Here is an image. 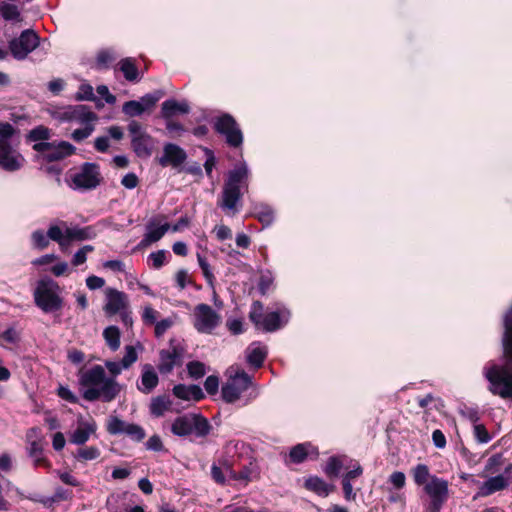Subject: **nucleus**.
<instances>
[{"label":"nucleus","mask_w":512,"mask_h":512,"mask_svg":"<svg viewBox=\"0 0 512 512\" xmlns=\"http://www.w3.org/2000/svg\"><path fill=\"white\" fill-rule=\"evenodd\" d=\"M197 261H198V264L202 270V273H203V276L205 277L207 283L213 287L214 285V281H215V276L213 274V271L211 269V266L210 264L208 263V261L206 260L205 257H203L201 254H197Z\"/></svg>","instance_id":"c03bdc74"},{"label":"nucleus","mask_w":512,"mask_h":512,"mask_svg":"<svg viewBox=\"0 0 512 512\" xmlns=\"http://www.w3.org/2000/svg\"><path fill=\"white\" fill-rule=\"evenodd\" d=\"M124 434L136 442L142 441L146 436L145 430L140 425L134 423L128 424Z\"/></svg>","instance_id":"49530a36"},{"label":"nucleus","mask_w":512,"mask_h":512,"mask_svg":"<svg viewBox=\"0 0 512 512\" xmlns=\"http://www.w3.org/2000/svg\"><path fill=\"white\" fill-rule=\"evenodd\" d=\"M158 383L159 378L154 367L151 364L143 365L138 390L144 394H149L157 387Z\"/></svg>","instance_id":"4be33fe9"},{"label":"nucleus","mask_w":512,"mask_h":512,"mask_svg":"<svg viewBox=\"0 0 512 512\" xmlns=\"http://www.w3.org/2000/svg\"><path fill=\"white\" fill-rule=\"evenodd\" d=\"M346 460L345 456L340 457H330L326 463L324 468V472L329 477H336L340 473L341 469L344 467V462Z\"/></svg>","instance_id":"c9c22d12"},{"label":"nucleus","mask_w":512,"mask_h":512,"mask_svg":"<svg viewBox=\"0 0 512 512\" xmlns=\"http://www.w3.org/2000/svg\"><path fill=\"white\" fill-rule=\"evenodd\" d=\"M57 395L69 403H77L78 401L75 394L66 386L60 385L57 389Z\"/></svg>","instance_id":"69168bd1"},{"label":"nucleus","mask_w":512,"mask_h":512,"mask_svg":"<svg viewBox=\"0 0 512 512\" xmlns=\"http://www.w3.org/2000/svg\"><path fill=\"white\" fill-rule=\"evenodd\" d=\"M0 15L7 21H19L20 11L18 7L11 3L3 2L0 5Z\"/></svg>","instance_id":"4c0bfd02"},{"label":"nucleus","mask_w":512,"mask_h":512,"mask_svg":"<svg viewBox=\"0 0 512 512\" xmlns=\"http://www.w3.org/2000/svg\"><path fill=\"white\" fill-rule=\"evenodd\" d=\"M414 482L418 486H425L434 475L430 474L429 468L425 464H418L412 470Z\"/></svg>","instance_id":"f704fd0d"},{"label":"nucleus","mask_w":512,"mask_h":512,"mask_svg":"<svg viewBox=\"0 0 512 512\" xmlns=\"http://www.w3.org/2000/svg\"><path fill=\"white\" fill-rule=\"evenodd\" d=\"M97 425L94 420L80 421L71 433L69 441L75 445H84L96 433Z\"/></svg>","instance_id":"412c9836"},{"label":"nucleus","mask_w":512,"mask_h":512,"mask_svg":"<svg viewBox=\"0 0 512 512\" xmlns=\"http://www.w3.org/2000/svg\"><path fill=\"white\" fill-rule=\"evenodd\" d=\"M249 170L245 163L235 167L228 173L224 183L221 199L218 202L228 215H235L241 207V188H247Z\"/></svg>","instance_id":"f03ea898"},{"label":"nucleus","mask_w":512,"mask_h":512,"mask_svg":"<svg viewBox=\"0 0 512 512\" xmlns=\"http://www.w3.org/2000/svg\"><path fill=\"white\" fill-rule=\"evenodd\" d=\"M175 320V316H170L157 321L156 324L153 325L155 337H162L170 328L174 326Z\"/></svg>","instance_id":"ea45409f"},{"label":"nucleus","mask_w":512,"mask_h":512,"mask_svg":"<svg viewBox=\"0 0 512 512\" xmlns=\"http://www.w3.org/2000/svg\"><path fill=\"white\" fill-rule=\"evenodd\" d=\"M255 217L265 226L270 225L274 219L273 209L266 204H257L254 206Z\"/></svg>","instance_id":"72a5a7b5"},{"label":"nucleus","mask_w":512,"mask_h":512,"mask_svg":"<svg viewBox=\"0 0 512 512\" xmlns=\"http://www.w3.org/2000/svg\"><path fill=\"white\" fill-rule=\"evenodd\" d=\"M102 181L100 167L96 163L82 164L70 176V187L75 190L87 191L97 188Z\"/></svg>","instance_id":"1a4fd4ad"},{"label":"nucleus","mask_w":512,"mask_h":512,"mask_svg":"<svg viewBox=\"0 0 512 512\" xmlns=\"http://www.w3.org/2000/svg\"><path fill=\"white\" fill-rule=\"evenodd\" d=\"M190 111V107L187 102H177L174 99H168L162 103L161 116L165 119H171L174 115L187 114Z\"/></svg>","instance_id":"b1692460"},{"label":"nucleus","mask_w":512,"mask_h":512,"mask_svg":"<svg viewBox=\"0 0 512 512\" xmlns=\"http://www.w3.org/2000/svg\"><path fill=\"white\" fill-rule=\"evenodd\" d=\"M161 98V94L159 92L156 93H149L140 98V100H137L142 108L144 109V112L150 111L156 103Z\"/></svg>","instance_id":"09e8293b"},{"label":"nucleus","mask_w":512,"mask_h":512,"mask_svg":"<svg viewBox=\"0 0 512 512\" xmlns=\"http://www.w3.org/2000/svg\"><path fill=\"white\" fill-rule=\"evenodd\" d=\"M122 112L129 117H137L145 113L144 109L137 100H130L125 102L122 106Z\"/></svg>","instance_id":"79ce46f5"},{"label":"nucleus","mask_w":512,"mask_h":512,"mask_svg":"<svg viewBox=\"0 0 512 512\" xmlns=\"http://www.w3.org/2000/svg\"><path fill=\"white\" fill-rule=\"evenodd\" d=\"M138 360V353L134 346L127 345L125 347V354L121 359L122 366L124 369L130 368Z\"/></svg>","instance_id":"de8ad7c7"},{"label":"nucleus","mask_w":512,"mask_h":512,"mask_svg":"<svg viewBox=\"0 0 512 512\" xmlns=\"http://www.w3.org/2000/svg\"><path fill=\"white\" fill-rule=\"evenodd\" d=\"M129 423L121 420L117 416H110L107 421V432L111 435L124 434Z\"/></svg>","instance_id":"e433bc0d"},{"label":"nucleus","mask_w":512,"mask_h":512,"mask_svg":"<svg viewBox=\"0 0 512 512\" xmlns=\"http://www.w3.org/2000/svg\"><path fill=\"white\" fill-rule=\"evenodd\" d=\"M425 493L430 498L428 512H440L449 497V483L443 478L433 476L424 486Z\"/></svg>","instance_id":"ddd939ff"},{"label":"nucleus","mask_w":512,"mask_h":512,"mask_svg":"<svg viewBox=\"0 0 512 512\" xmlns=\"http://www.w3.org/2000/svg\"><path fill=\"white\" fill-rule=\"evenodd\" d=\"M15 133L16 130L10 123H0V167L10 172L19 170L24 163L23 156L11 143Z\"/></svg>","instance_id":"423d86ee"},{"label":"nucleus","mask_w":512,"mask_h":512,"mask_svg":"<svg viewBox=\"0 0 512 512\" xmlns=\"http://www.w3.org/2000/svg\"><path fill=\"white\" fill-rule=\"evenodd\" d=\"M104 368H106L108 370V372L110 374L109 377H112L114 379H116V377L121 374L122 370H124V367L122 366L121 362L111 361V360L105 361Z\"/></svg>","instance_id":"0e129e2a"},{"label":"nucleus","mask_w":512,"mask_h":512,"mask_svg":"<svg viewBox=\"0 0 512 512\" xmlns=\"http://www.w3.org/2000/svg\"><path fill=\"white\" fill-rule=\"evenodd\" d=\"M305 487L319 496L326 497L333 490V486L327 484L317 476H311L305 481Z\"/></svg>","instance_id":"a878e982"},{"label":"nucleus","mask_w":512,"mask_h":512,"mask_svg":"<svg viewBox=\"0 0 512 512\" xmlns=\"http://www.w3.org/2000/svg\"><path fill=\"white\" fill-rule=\"evenodd\" d=\"M39 40V36L33 30L27 29L9 42V50L15 59L24 60L38 47Z\"/></svg>","instance_id":"4468645a"},{"label":"nucleus","mask_w":512,"mask_h":512,"mask_svg":"<svg viewBox=\"0 0 512 512\" xmlns=\"http://www.w3.org/2000/svg\"><path fill=\"white\" fill-rule=\"evenodd\" d=\"M459 413H460V415L463 418L467 419L468 421H470L474 425L480 419L479 411H478V409L476 407H472V406H468V405H463L459 409Z\"/></svg>","instance_id":"603ef678"},{"label":"nucleus","mask_w":512,"mask_h":512,"mask_svg":"<svg viewBox=\"0 0 512 512\" xmlns=\"http://www.w3.org/2000/svg\"><path fill=\"white\" fill-rule=\"evenodd\" d=\"M388 482L393 488L402 489L406 484V476L401 471H395L389 476Z\"/></svg>","instance_id":"4d7b16f0"},{"label":"nucleus","mask_w":512,"mask_h":512,"mask_svg":"<svg viewBox=\"0 0 512 512\" xmlns=\"http://www.w3.org/2000/svg\"><path fill=\"white\" fill-rule=\"evenodd\" d=\"M168 257H170V255L166 250H158L156 252H152L148 256V260L152 262V267L154 269H160L167 263Z\"/></svg>","instance_id":"a18cd8bd"},{"label":"nucleus","mask_w":512,"mask_h":512,"mask_svg":"<svg viewBox=\"0 0 512 512\" xmlns=\"http://www.w3.org/2000/svg\"><path fill=\"white\" fill-rule=\"evenodd\" d=\"M351 465L350 467L352 468L350 471H348L344 476H343V479L344 481H348L351 483L352 480H354L355 478H358L362 475L363 473V469L361 467V465L359 464V462L357 461H352L351 460Z\"/></svg>","instance_id":"bf43d9fd"},{"label":"nucleus","mask_w":512,"mask_h":512,"mask_svg":"<svg viewBox=\"0 0 512 512\" xmlns=\"http://www.w3.org/2000/svg\"><path fill=\"white\" fill-rule=\"evenodd\" d=\"M145 447L147 450H151V451H155V452L165 451L163 442H162L160 436H158V435L151 436L145 443Z\"/></svg>","instance_id":"680f3d73"},{"label":"nucleus","mask_w":512,"mask_h":512,"mask_svg":"<svg viewBox=\"0 0 512 512\" xmlns=\"http://www.w3.org/2000/svg\"><path fill=\"white\" fill-rule=\"evenodd\" d=\"M100 456V450L95 446L82 447L77 450L74 455L75 459L79 461L95 460Z\"/></svg>","instance_id":"58836bf2"},{"label":"nucleus","mask_w":512,"mask_h":512,"mask_svg":"<svg viewBox=\"0 0 512 512\" xmlns=\"http://www.w3.org/2000/svg\"><path fill=\"white\" fill-rule=\"evenodd\" d=\"M65 228V221H56L52 223L47 230L49 240L57 242L62 249L66 247Z\"/></svg>","instance_id":"cd10ccee"},{"label":"nucleus","mask_w":512,"mask_h":512,"mask_svg":"<svg viewBox=\"0 0 512 512\" xmlns=\"http://www.w3.org/2000/svg\"><path fill=\"white\" fill-rule=\"evenodd\" d=\"M29 140L31 141H45L50 138V130L45 126H37L29 132Z\"/></svg>","instance_id":"3c124183"},{"label":"nucleus","mask_w":512,"mask_h":512,"mask_svg":"<svg viewBox=\"0 0 512 512\" xmlns=\"http://www.w3.org/2000/svg\"><path fill=\"white\" fill-rule=\"evenodd\" d=\"M205 390L210 395H215L219 389V378L215 375H210L204 382Z\"/></svg>","instance_id":"e2e57ef3"},{"label":"nucleus","mask_w":512,"mask_h":512,"mask_svg":"<svg viewBox=\"0 0 512 512\" xmlns=\"http://www.w3.org/2000/svg\"><path fill=\"white\" fill-rule=\"evenodd\" d=\"M211 431L209 421L201 414L187 413L178 416L171 425V432L179 437L194 434L198 438L206 437Z\"/></svg>","instance_id":"0eeeda50"},{"label":"nucleus","mask_w":512,"mask_h":512,"mask_svg":"<svg viewBox=\"0 0 512 512\" xmlns=\"http://www.w3.org/2000/svg\"><path fill=\"white\" fill-rule=\"evenodd\" d=\"M119 70L123 73L125 79L130 82L139 80V72L135 61L132 58H124L119 62Z\"/></svg>","instance_id":"7c9ffc66"},{"label":"nucleus","mask_w":512,"mask_h":512,"mask_svg":"<svg viewBox=\"0 0 512 512\" xmlns=\"http://www.w3.org/2000/svg\"><path fill=\"white\" fill-rule=\"evenodd\" d=\"M159 312L152 307L151 304H146L142 308L141 318L144 325L152 326L158 321Z\"/></svg>","instance_id":"a19ab883"},{"label":"nucleus","mask_w":512,"mask_h":512,"mask_svg":"<svg viewBox=\"0 0 512 512\" xmlns=\"http://www.w3.org/2000/svg\"><path fill=\"white\" fill-rule=\"evenodd\" d=\"M27 452L29 457L33 459L34 467H49L48 460L43 456L42 443L29 445Z\"/></svg>","instance_id":"473e14b6"},{"label":"nucleus","mask_w":512,"mask_h":512,"mask_svg":"<svg viewBox=\"0 0 512 512\" xmlns=\"http://www.w3.org/2000/svg\"><path fill=\"white\" fill-rule=\"evenodd\" d=\"M91 229L89 227H69L66 224L65 228V240H66V247L72 242V241H83L91 238L90 234Z\"/></svg>","instance_id":"c85d7f7f"},{"label":"nucleus","mask_w":512,"mask_h":512,"mask_svg":"<svg viewBox=\"0 0 512 512\" xmlns=\"http://www.w3.org/2000/svg\"><path fill=\"white\" fill-rule=\"evenodd\" d=\"M187 371L190 377L199 379L206 374V366L199 361H191L187 364Z\"/></svg>","instance_id":"8fccbe9b"},{"label":"nucleus","mask_w":512,"mask_h":512,"mask_svg":"<svg viewBox=\"0 0 512 512\" xmlns=\"http://www.w3.org/2000/svg\"><path fill=\"white\" fill-rule=\"evenodd\" d=\"M170 406L171 400L168 396H157L152 398L149 410L151 415L155 417H161L167 410H169Z\"/></svg>","instance_id":"c756f323"},{"label":"nucleus","mask_w":512,"mask_h":512,"mask_svg":"<svg viewBox=\"0 0 512 512\" xmlns=\"http://www.w3.org/2000/svg\"><path fill=\"white\" fill-rule=\"evenodd\" d=\"M127 128L134 153L139 158H149L155 148L156 140L136 120L130 121Z\"/></svg>","instance_id":"9d476101"},{"label":"nucleus","mask_w":512,"mask_h":512,"mask_svg":"<svg viewBox=\"0 0 512 512\" xmlns=\"http://www.w3.org/2000/svg\"><path fill=\"white\" fill-rule=\"evenodd\" d=\"M59 284L51 278H43L38 281L34 290L35 305L44 313H53L63 307V298L60 296Z\"/></svg>","instance_id":"39448f33"},{"label":"nucleus","mask_w":512,"mask_h":512,"mask_svg":"<svg viewBox=\"0 0 512 512\" xmlns=\"http://www.w3.org/2000/svg\"><path fill=\"white\" fill-rule=\"evenodd\" d=\"M186 159L187 154L183 148L174 143H166L163 147V154L158 159V162L162 167L172 166L173 168H178Z\"/></svg>","instance_id":"a211bd4d"},{"label":"nucleus","mask_w":512,"mask_h":512,"mask_svg":"<svg viewBox=\"0 0 512 512\" xmlns=\"http://www.w3.org/2000/svg\"><path fill=\"white\" fill-rule=\"evenodd\" d=\"M251 386L252 378L244 370H237L234 374L230 373L221 389L222 399L229 404L235 403Z\"/></svg>","instance_id":"9b49d317"},{"label":"nucleus","mask_w":512,"mask_h":512,"mask_svg":"<svg viewBox=\"0 0 512 512\" xmlns=\"http://www.w3.org/2000/svg\"><path fill=\"white\" fill-rule=\"evenodd\" d=\"M170 348L167 350H162L160 352V361L158 364V370L161 374H168L172 372L176 365L181 363V358L183 355V350L179 346L173 345V342L170 343Z\"/></svg>","instance_id":"aec40b11"},{"label":"nucleus","mask_w":512,"mask_h":512,"mask_svg":"<svg viewBox=\"0 0 512 512\" xmlns=\"http://www.w3.org/2000/svg\"><path fill=\"white\" fill-rule=\"evenodd\" d=\"M94 98L93 88L89 84H82L76 94L77 100H92Z\"/></svg>","instance_id":"338daca9"},{"label":"nucleus","mask_w":512,"mask_h":512,"mask_svg":"<svg viewBox=\"0 0 512 512\" xmlns=\"http://www.w3.org/2000/svg\"><path fill=\"white\" fill-rule=\"evenodd\" d=\"M214 232L216 234L217 239L220 241H224L232 237L231 229L223 224L215 226Z\"/></svg>","instance_id":"774afa93"},{"label":"nucleus","mask_w":512,"mask_h":512,"mask_svg":"<svg viewBox=\"0 0 512 512\" xmlns=\"http://www.w3.org/2000/svg\"><path fill=\"white\" fill-rule=\"evenodd\" d=\"M266 356L267 348L260 343H253L247 349V362L254 368H260L263 365Z\"/></svg>","instance_id":"393cba45"},{"label":"nucleus","mask_w":512,"mask_h":512,"mask_svg":"<svg viewBox=\"0 0 512 512\" xmlns=\"http://www.w3.org/2000/svg\"><path fill=\"white\" fill-rule=\"evenodd\" d=\"M163 218V216H157L149 220L146 225V233L140 242V246L146 247L159 241L166 234V232L170 230L169 223H162Z\"/></svg>","instance_id":"f3484780"},{"label":"nucleus","mask_w":512,"mask_h":512,"mask_svg":"<svg viewBox=\"0 0 512 512\" xmlns=\"http://www.w3.org/2000/svg\"><path fill=\"white\" fill-rule=\"evenodd\" d=\"M249 319L257 330L271 333L280 330L289 322L290 312L284 307L270 310L260 301H254L249 311Z\"/></svg>","instance_id":"20e7f679"},{"label":"nucleus","mask_w":512,"mask_h":512,"mask_svg":"<svg viewBox=\"0 0 512 512\" xmlns=\"http://www.w3.org/2000/svg\"><path fill=\"white\" fill-rule=\"evenodd\" d=\"M94 251V247L92 245H85L80 248L72 258V265L79 266L86 262L88 253Z\"/></svg>","instance_id":"864d4df0"},{"label":"nucleus","mask_w":512,"mask_h":512,"mask_svg":"<svg viewBox=\"0 0 512 512\" xmlns=\"http://www.w3.org/2000/svg\"><path fill=\"white\" fill-rule=\"evenodd\" d=\"M78 381L82 388V397L89 402L97 400L111 402L121 391V385L118 381L108 377L105 368L101 365L80 369Z\"/></svg>","instance_id":"f257e3e1"},{"label":"nucleus","mask_w":512,"mask_h":512,"mask_svg":"<svg viewBox=\"0 0 512 512\" xmlns=\"http://www.w3.org/2000/svg\"><path fill=\"white\" fill-rule=\"evenodd\" d=\"M57 118L63 122H75L83 126L71 134V138L78 143L91 136L98 120L97 114L86 105L67 106L57 113Z\"/></svg>","instance_id":"7ed1b4c3"},{"label":"nucleus","mask_w":512,"mask_h":512,"mask_svg":"<svg viewBox=\"0 0 512 512\" xmlns=\"http://www.w3.org/2000/svg\"><path fill=\"white\" fill-rule=\"evenodd\" d=\"M175 282L180 290H183L187 285L192 284L191 277L185 269H180L177 271L175 274Z\"/></svg>","instance_id":"6e6d98bb"},{"label":"nucleus","mask_w":512,"mask_h":512,"mask_svg":"<svg viewBox=\"0 0 512 512\" xmlns=\"http://www.w3.org/2000/svg\"><path fill=\"white\" fill-rule=\"evenodd\" d=\"M115 55L110 50H102L98 53L96 62L99 68H107L115 60Z\"/></svg>","instance_id":"5fc2aeb1"},{"label":"nucleus","mask_w":512,"mask_h":512,"mask_svg":"<svg viewBox=\"0 0 512 512\" xmlns=\"http://www.w3.org/2000/svg\"><path fill=\"white\" fill-rule=\"evenodd\" d=\"M314 452V447L310 443H301L294 446L288 455L289 461L295 464L304 462L310 453Z\"/></svg>","instance_id":"bb28decb"},{"label":"nucleus","mask_w":512,"mask_h":512,"mask_svg":"<svg viewBox=\"0 0 512 512\" xmlns=\"http://www.w3.org/2000/svg\"><path fill=\"white\" fill-rule=\"evenodd\" d=\"M173 394L182 400H194L200 401L204 398V393L200 386L198 385H189L186 386L184 384L175 385L173 388Z\"/></svg>","instance_id":"5701e85b"},{"label":"nucleus","mask_w":512,"mask_h":512,"mask_svg":"<svg viewBox=\"0 0 512 512\" xmlns=\"http://www.w3.org/2000/svg\"><path fill=\"white\" fill-rule=\"evenodd\" d=\"M512 472V464L505 467L503 473L488 478L480 487L479 495L489 496L495 492L505 489L509 485V476Z\"/></svg>","instance_id":"6ab92c4d"},{"label":"nucleus","mask_w":512,"mask_h":512,"mask_svg":"<svg viewBox=\"0 0 512 512\" xmlns=\"http://www.w3.org/2000/svg\"><path fill=\"white\" fill-rule=\"evenodd\" d=\"M474 436L479 443H488L491 436L483 424L476 423L474 425Z\"/></svg>","instance_id":"13d9d810"},{"label":"nucleus","mask_w":512,"mask_h":512,"mask_svg":"<svg viewBox=\"0 0 512 512\" xmlns=\"http://www.w3.org/2000/svg\"><path fill=\"white\" fill-rule=\"evenodd\" d=\"M120 330L117 326H108L103 331V337L106 344L112 351H117L120 347Z\"/></svg>","instance_id":"2f4dec72"},{"label":"nucleus","mask_w":512,"mask_h":512,"mask_svg":"<svg viewBox=\"0 0 512 512\" xmlns=\"http://www.w3.org/2000/svg\"><path fill=\"white\" fill-rule=\"evenodd\" d=\"M33 149L42 153L48 162L62 160L75 153L76 148L67 141L40 142L33 145Z\"/></svg>","instance_id":"2eb2a0df"},{"label":"nucleus","mask_w":512,"mask_h":512,"mask_svg":"<svg viewBox=\"0 0 512 512\" xmlns=\"http://www.w3.org/2000/svg\"><path fill=\"white\" fill-rule=\"evenodd\" d=\"M31 241L34 248L44 250L49 246V237L42 230H35L31 235Z\"/></svg>","instance_id":"37998d69"},{"label":"nucleus","mask_w":512,"mask_h":512,"mask_svg":"<svg viewBox=\"0 0 512 512\" xmlns=\"http://www.w3.org/2000/svg\"><path fill=\"white\" fill-rule=\"evenodd\" d=\"M220 315L208 304H198L194 310V327L200 333H211L220 323Z\"/></svg>","instance_id":"dca6fc26"},{"label":"nucleus","mask_w":512,"mask_h":512,"mask_svg":"<svg viewBox=\"0 0 512 512\" xmlns=\"http://www.w3.org/2000/svg\"><path fill=\"white\" fill-rule=\"evenodd\" d=\"M105 294L106 303L103 309L106 315L114 316L118 314L124 326L131 328L133 317L128 295L115 288H107Z\"/></svg>","instance_id":"6e6552de"},{"label":"nucleus","mask_w":512,"mask_h":512,"mask_svg":"<svg viewBox=\"0 0 512 512\" xmlns=\"http://www.w3.org/2000/svg\"><path fill=\"white\" fill-rule=\"evenodd\" d=\"M26 440L29 445H33L34 443H42L43 436L41 429L39 427H32L28 429L26 432Z\"/></svg>","instance_id":"052dcab7"},{"label":"nucleus","mask_w":512,"mask_h":512,"mask_svg":"<svg viewBox=\"0 0 512 512\" xmlns=\"http://www.w3.org/2000/svg\"><path fill=\"white\" fill-rule=\"evenodd\" d=\"M215 131L224 136L226 143L233 148H238L243 143V134L240 126L230 114H222L214 119Z\"/></svg>","instance_id":"f8f14e48"}]
</instances>
